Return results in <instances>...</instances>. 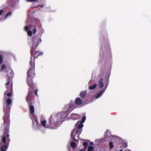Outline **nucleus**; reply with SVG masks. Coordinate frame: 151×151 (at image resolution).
Instances as JSON below:
<instances>
[{
  "mask_svg": "<svg viewBox=\"0 0 151 151\" xmlns=\"http://www.w3.org/2000/svg\"><path fill=\"white\" fill-rule=\"evenodd\" d=\"M24 30H25V31H27V32L28 31H29V28H28V27L27 26H26L25 27H24Z\"/></svg>",
  "mask_w": 151,
  "mask_h": 151,
  "instance_id": "nucleus-26",
  "label": "nucleus"
},
{
  "mask_svg": "<svg viewBox=\"0 0 151 151\" xmlns=\"http://www.w3.org/2000/svg\"><path fill=\"white\" fill-rule=\"evenodd\" d=\"M12 14V12H9L8 13H7L6 15L4 17V19H6L8 18V17L11 15Z\"/></svg>",
  "mask_w": 151,
  "mask_h": 151,
  "instance_id": "nucleus-17",
  "label": "nucleus"
},
{
  "mask_svg": "<svg viewBox=\"0 0 151 151\" xmlns=\"http://www.w3.org/2000/svg\"><path fill=\"white\" fill-rule=\"evenodd\" d=\"M103 78H101L98 81V86L100 88H103L104 86V84L103 83Z\"/></svg>",
  "mask_w": 151,
  "mask_h": 151,
  "instance_id": "nucleus-12",
  "label": "nucleus"
},
{
  "mask_svg": "<svg viewBox=\"0 0 151 151\" xmlns=\"http://www.w3.org/2000/svg\"><path fill=\"white\" fill-rule=\"evenodd\" d=\"M97 86V84H94V85L90 86L89 88L90 90H93L95 89Z\"/></svg>",
  "mask_w": 151,
  "mask_h": 151,
  "instance_id": "nucleus-15",
  "label": "nucleus"
},
{
  "mask_svg": "<svg viewBox=\"0 0 151 151\" xmlns=\"http://www.w3.org/2000/svg\"><path fill=\"white\" fill-rule=\"evenodd\" d=\"M75 126L78 129H81L83 127V123L78 121L76 123Z\"/></svg>",
  "mask_w": 151,
  "mask_h": 151,
  "instance_id": "nucleus-11",
  "label": "nucleus"
},
{
  "mask_svg": "<svg viewBox=\"0 0 151 151\" xmlns=\"http://www.w3.org/2000/svg\"><path fill=\"white\" fill-rule=\"evenodd\" d=\"M51 117H50L49 119V125L46 124V121L45 120L41 121V125L45 128L54 129L55 128L52 127L51 124Z\"/></svg>",
  "mask_w": 151,
  "mask_h": 151,
  "instance_id": "nucleus-7",
  "label": "nucleus"
},
{
  "mask_svg": "<svg viewBox=\"0 0 151 151\" xmlns=\"http://www.w3.org/2000/svg\"><path fill=\"white\" fill-rule=\"evenodd\" d=\"M10 122L7 119H5L2 126H4V133L1 137V141L0 144V151H6L10 141L9 138V129Z\"/></svg>",
  "mask_w": 151,
  "mask_h": 151,
  "instance_id": "nucleus-2",
  "label": "nucleus"
},
{
  "mask_svg": "<svg viewBox=\"0 0 151 151\" xmlns=\"http://www.w3.org/2000/svg\"><path fill=\"white\" fill-rule=\"evenodd\" d=\"M3 61V57L1 55H0V64L2 63Z\"/></svg>",
  "mask_w": 151,
  "mask_h": 151,
  "instance_id": "nucleus-24",
  "label": "nucleus"
},
{
  "mask_svg": "<svg viewBox=\"0 0 151 151\" xmlns=\"http://www.w3.org/2000/svg\"><path fill=\"white\" fill-rule=\"evenodd\" d=\"M71 146L73 148H75L76 147V144L75 142H72L70 144Z\"/></svg>",
  "mask_w": 151,
  "mask_h": 151,
  "instance_id": "nucleus-18",
  "label": "nucleus"
},
{
  "mask_svg": "<svg viewBox=\"0 0 151 151\" xmlns=\"http://www.w3.org/2000/svg\"><path fill=\"white\" fill-rule=\"evenodd\" d=\"M6 76L7 78L12 79L14 77V73L11 69H9L8 70Z\"/></svg>",
  "mask_w": 151,
  "mask_h": 151,
  "instance_id": "nucleus-9",
  "label": "nucleus"
},
{
  "mask_svg": "<svg viewBox=\"0 0 151 151\" xmlns=\"http://www.w3.org/2000/svg\"><path fill=\"white\" fill-rule=\"evenodd\" d=\"M109 146L110 148V149H111L113 148L114 145L113 142H110L109 143Z\"/></svg>",
  "mask_w": 151,
  "mask_h": 151,
  "instance_id": "nucleus-19",
  "label": "nucleus"
},
{
  "mask_svg": "<svg viewBox=\"0 0 151 151\" xmlns=\"http://www.w3.org/2000/svg\"><path fill=\"white\" fill-rule=\"evenodd\" d=\"M7 82L5 83V86L7 89H12V79L7 78Z\"/></svg>",
  "mask_w": 151,
  "mask_h": 151,
  "instance_id": "nucleus-8",
  "label": "nucleus"
},
{
  "mask_svg": "<svg viewBox=\"0 0 151 151\" xmlns=\"http://www.w3.org/2000/svg\"><path fill=\"white\" fill-rule=\"evenodd\" d=\"M76 114H71V117H72V118L73 119V116H74V115H76ZM73 119H74L75 120V119H77V118H73Z\"/></svg>",
  "mask_w": 151,
  "mask_h": 151,
  "instance_id": "nucleus-28",
  "label": "nucleus"
},
{
  "mask_svg": "<svg viewBox=\"0 0 151 151\" xmlns=\"http://www.w3.org/2000/svg\"><path fill=\"white\" fill-rule=\"evenodd\" d=\"M86 119V116H83L82 118L81 121L80 122L81 123H83L85 121Z\"/></svg>",
  "mask_w": 151,
  "mask_h": 151,
  "instance_id": "nucleus-20",
  "label": "nucleus"
},
{
  "mask_svg": "<svg viewBox=\"0 0 151 151\" xmlns=\"http://www.w3.org/2000/svg\"><path fill=\"white\" fill-rule=\"evenodd\" d=\"M37 90L36 89L35 91V94L36 96H38V95L37 94Z\"/></svg>",
  "mask_w": 151,
  "mask_h": 151,
  "instance_id": "nucleus-30",
  "label": "nucleus"
},
{
  "mask_svg": "<svg viewBox=\"0 0 151 151\" xmlns=\"http://www.w3.org/2000/svg\"><path fill=\"white\" fill-rule=\"evenodd\" d=\"M104 91V90H102L99 92L96 95V98L97 99L100 97Z\"/></svg>",
  "mask_w": 151,
  "mask_h": 151,
  "instance_id": "nucleus-14",
  "label": "nucleus"
},
{
  "mask_svg": "<svg viewBox=\"0 0 151 151\" xmlns=\"http://www.w3.org/2000/svg\"><path fill=\"white\" fill-rule=\"evenodd\" d=\"M6 66L5 64H3L1 68V70H4L6 69Z\"/></svg>",
  "mask_w": 151,
  "mask_h": 151,
  "instance_id": "nucleus-25",
  "label": "nucleus"
},
{
  "mask_svg": "<svg viewBox=\"0 0 151 151\" xmlns=\"http://www.w3.org/2000/svg\"><path fill=\"white\" fill-rule=\"evenodd\" d=\"M92 143H91V144H92Z\"/></svg>",
  "mask_w": 151,
  "mask_h": 151,
  "instance_id": "nucleus-36",
  "label": "nucleus"
},
{
  "mask_svg": "<svg viewBox=\"0 0 151 151\" xmlns=\"http://www.w3.org/2000/svg\"><path fill=\"white\" fill-rule=\"evenodd\" d=\"M86 149L85 148V149H83V151H86Z\"/></svg>",
  "mask_w": 151,
  "mask_h": 151,
  "instance_id": "nucleus-33",
  "label": "nucleus"
},
{
  "mask_svg": "<svg viewBox=\"0 0 151 151\" xmlns=\"http://www.w3.org/2000/svg\"><path fill=\"white\" fill-rule=\"evenodd\" d=\"M3 12H4V11L3 10H0V16L3 13Z\"/></svg>",
  "mask_w": 151,
  "mask_h": 151,
  "instance_id": "nucleus-29",
  "label": "nucleus"
},
{
  "mask_svg": "<svg viewBox=\"0 0 151 151\" xmlns=\"http://www.w3.org/2000/svg\"><path fill=\"white\" fill-rule=\"evenodd\" d=\"M37 31V29L35 27L32 30V33L33 34H35Z\"/></svg>",
  "mask_w": 151,
  "mask_h": 151,
  "instance_id": "nucleus-27",
  "label": "nucleus"
},
{
  "mask_svg": "<svg viewBox=\"0 0 151 151\" xmlns=\"http://www.w3.org/2000/svg\"><path fill=\"white\" fill-rule=\"evenodd\" d=\"M12 89H7L6 91L4 92V99L5 101L3 103V109L4 115L3 117L4 122L5 119H8L9 122H10L9 112L10 108L12 105V99L11 98H7L8 97L12 96L11 92Z\"/></svg>",
  "mask_w": 151,
  "mask_h": 151,
  "instance_id": "nucleus-3",
  "label": "nucleus"
},
{
  "mask_svg": "<svg viewBox=\"0 0 151 151\" xmlns=\"http://www.w3.org/2000/svg\"><path fill=\"white\" fill-rule=\"evenodd\" d=\"M27 34L29 36H31L32 35V32L31 30H29L27 32Z\"/></svg>",
  "mask_w": 151,
  "mask_h": 151,
  "instance_id": "nucleus-23",
  "label": "nucleus"
},
{
  "mask_svg": "<svg viewBox=\"0 0 151 151\" xmlns=\"http://www.w3.org/2000/svg\"><path fill=\"white\" fill-rule=\"evenodd\" d=\"M87 91H82L80 94V96L82 98H85L86 94H87Z\"/></svg>",
  "mask_w": 151,
  "mask_h": 151,
  "instance_id": "nucleus-13",
  "label": "nucleus"
},
{
  "mask_svg": "<svg viewBox=\"0 0 151 151\" xmlns=\"http://www.w3.org/2000/svg\"><path fill=\"white\" fill-rule=\"evenodd\" d=\"M82 151V150L81 149L80 150H79V151Z\"/></svg>",
  "mask_w": 151,
  "mask_h": 151,
  "instance_id": "nucleus-35",
  "label": "nucleus"
},
{
  "mask_svg": "<svg viewBox=\"0 0 151 151\" xmlns=\"http://www.w3.org/2000/svg\"><path fill=\"white\" fill-rule=\"evenodd\" d=\"M32 122L33 125L34 126V121L33 120H32Z\"/></svg>",
  "mask_w": 151,
  "mask_h": 151,
  "instance_id": "nucleus-32",
  "label": "nucleus"
},
{
  "mask_svg": "<svg viewBox=\"0 0 151 151\" xmlns=\"http://www.w3.org/2000/svg\"><path fill=\"white\" fill-rule=\"evenodd\" d=\"M36 47H31L30 54L31 57L30 60L29 62L30 68L27 73V76L26 81H32V78L35 76L34 72L35 69V58H37L38 57L42 55V52L35 50Z\"/></svg>",
  "mask_w": 151,
  "mask_h": 151,
  "instance_id": "nucleus-1",
  "label": "nucleus"
},
{
  "mask_svg": "<svg viewBox=\"0 0 151 151\" xmlns=\"http://www.w3.org/2000/svg\"><path fill=\"white\" fill-rule=\"evenodd\" d=\"M82 131V129H74L71 132V135H70L71 137H72V136H73V133H75V134H79L81 133Z\"/></svg>",
  "mask_w": 151,
  "mask_h": 151,
  "instance_id": "nucleus-10",
  "label": "nucleus"
},
{
  "mask_svg": "<svg viewBox=\"0 0 151 151\" xmlns=\"http://www.w3.org/2000/svg\"><path fill=\"white\" fill-rule=\"evenodd\" d=\"M34 119H35V122L36 123V124H37V126L39 127H41V125L39 123L37 118H35Z\"/></svg>",
  "mask_w": 151,
  "mask_h": 151,
  "instance_id": "nucleus-16",
  "label": "nucleus"
},
{
  "mask_svg": "<svg viewBox=\"0 0 151 151\" xmlns=\"http://www.w3.org/2000/svg\"><path fill=\"white\" fill-rule=\"evenodd\" d=\"M26 83L29 87V92L26 97V101L28 104L30 113L32 114L34 112L35 110L34 106L32 105V101L34 96V91L35 87L32 81L31 82L30 81H26Z\"/></svg>",
  "mask_w": 151,
  "mask_h": 151,
  "instance_id": "nucleus-4",
  "label": "nucleus"
},
{
  "mask_svg": "<svg viewBox=\"0 0 151 151\" xmlns=\"http://www.w3.org/2000/svg\"><path fill=\"white\" fill-rule=\"evenodd\" d=\"M120 151H123V150L122 149H121L120 150Z\"/></svg>",
  "mask_w": 151,
  "mask_h": 151,
  "instance_id": "nucleus-34",
  "label": "nucleus"
},
{
  "mask_svg": "<svg viewBox=\"0 0 151 151\" xmlns=\"http://www.w3.org/2000/svg\"><path fill=\"white\" fill-rule=\"evenodd\" d=\"M93 146H89L88 147V151H92L93 150Z\"/></svg>",
  "mask_w": 151,
  "mask_h": 151,
  "instance_id": "nucleus-21",
  "label": "nucleus"
},
{
  "mask_svg": "<svg viewBox=\"0 0 151 151\" xmlns=\"http://www.w3.org/2000/svg\"><path fill=\"white\" fill-rule=\"evenodd\" d=\"M83 103L82 100L80 98H76L75 101V104L73 102H70L68 109L67 111V113H70L73 109L76 108L75 105L79 106L81 105Z\"/></svg>",
  "mask_w": 151,
  "mask_h": 151,
  "instance_id": "nucleus-5",
  "label": "nucleus"
},
{
  "mask_svg": "<svg viewBox=\"0 0 151 151\" xmlns=\"http://www.w3.org/2000/svg\"><path fill=\"white\" fill-rule=\"evenodd\" d=\"M83 145L85 149H86L88 145V144L87 142H84L83 143Z\"/></svg>",
  "mask_w": 151,
  "mask_h": 151,
  "instance_id": "nucleus-22",
  "label": "nucleus"
},
{
  "mask_svg": "<svg viewBox=\"0 0 151 151\" xmlns=\"http://www.w3.org/2000/svg\"><path fill=\"white\" fill-rule=\"evenodd\" d=\"M27 1L29 2H32L33 1H35L36 0H27Z\"/></svg>",
  "mask_w": 151,
  "mask_h": 151,
  "instance_id": "nucleus-31",
  "label": "nucleus"
},
{
  "mask_svg": "<svg viewBox=\"0 0 151 151\" xmlns=\"http://www.w3.org/2000/svg\"><path fill=\"white\" fill-rule=\"evenodd\" d=\"M42 41L40 38H38L37 37H34L32 39V42L33 43L31 47H37L38 46L39 43H40Z\"/></svg>",
  "mask_w": 151,
  "mask_h": 151,
  "instance_id": "nucleus-6",
  "label": "nucleus"
}]
</instances>
